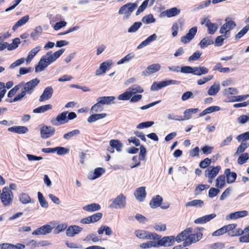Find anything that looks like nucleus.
Listing matches in <instances>:
<instances>
[{
	"label": "nucleus",
	"instance_id": "10",
	"mask_svg": "<svg viewBox=\"0 0 249 249\" xmlns=\"http://www.w3.org/2000/svg\"><path fill=\"white\" fill-rule=\"evenodd\" d=\"M40 80L37 78H35L31 81L24 83L23 85L22 90L25 93L31 94L33 92L34 89L38 84Z\"/></svg>",
	"mask_w": 249,
	"mask_h": 249
},
{
	"label": "nucleus",
	"instance_id": "6",
	"mask_svg": "<svg viewBox=\"0 0 249 249\" xmlns=\"http://www.w3.org/2000/svg\"><path fill=\"white\" fill-rule=\"evenodd\" d=\"M179 83V82L173 80H165L160 82H155L152 85L150 89L152 91H156L170 85H178Z\"/></svg>",
	"mask_w": 249,
	"mask_h": 249
},
{
	"label": "nucleus",
	"instance_id": "7",
	"mask_svg": "<svg viewBox=\"0 0 249 249\" xmlns=\"http://www.w3.org/2000/svg\"><path fill=\"white\" fill-rule=\"evenodd\" d=\"M157 242V247H168L173 246L175 242V237L174 236H164L162 238L158 239Z\"/></svg>",
	"mask_w": 249,
	"mask_h": 249
},
{
	"label": "nucleus",
	"instance_id": "37",
	"mask_svg": "<svg viewBox=\"0 0 249 249\" xmlns=\"http://www.w3.org/2000/svg\"><path fill=\"white\" fill-rule=\"evenodd\" d=\"M220 90V84L218 83H214L208 89V94L209 95H216Z\"/></svg>",
	"mask_w": 249,
	"mask_h": 249
},
{
	"label": "nucleus",
	"instance_id": "24",
	"mask_svg": "<svg viewBox=\"0 0 249 249\" xmlns=\"http://www.w3.org/2000/svg\"><path fill=\"white\" fill-rule=\"evenodd\" d=\"M216 215L215 213H211L207 215H205L202 217H200L196 219L194 222L196 224H204L206 222L210 221L211 220L216 217Z\"/></svg>",
	"mask_w": 249,
	"mask_h": 249
},
{
	"label": "nucleus",
	"instance_id": "11",
	"mask_svg": "<svg viewBox=\"0 0 249 249\" xmlns=\"http://www.w3.org/2000/svg\"><path fill=\"white\" fill-rule=\"evenodd\" d=\"M67 112H63L58 114L56 118H53L51 121V123L55 126H59L61 124L68 122L67 117Z\"/></svg>",
	"mask_w": 249,
	"mask_h": 249
},
{
	"label": "nucleus",
	"instance_id": "36",
	"mask_svg": "<svg viewBox=\"0 0 249 249\" xmlns=\"http://www.w3.org/2000/svg\"><path fill=\"white\" fill-rule=\"evenodd\" d=\"M101 207L99 204L97 203H92L87 205L83 207V209L86 211L92 212L100 210Z\"/></svg>",
	"mask_w": 249,
	"mask_h": 249
},
{
	"label": "nucleus",
	"instance_id": "15",
	"mask_svg": "<svg viewBox=\"0 0 249 249\" xmlns=\"http://www.w3.org/2000/svg\"><path fill=\"white\" fill-rule=\"evenodd\" d=\"M83 230V228L79 226L74 225L69 226L66 231V234L68 237H73L78 234Z\"/></svg>",
	"mask_w": 249,
	"mask_h": 249
},
{
	"label": "nucleus",
	"instance_id": "45",
	"mask_svg": "<svg viewBox=\"0 0 249 249\" xmlns=\"http://www.w3.org/2000/svg\"><path fill=\"white\" fill-rule=\"evenodd\" d=\"M140 247L142 249H149L152 247L158 248L157 242L154 241H150L142 243L140 245Z\"/></svg>",
	"mask_w": 249,
	"mask_h": 249
},
{
	"label": "nucleus",
	"instance_id": "38",
	"mask_svg": "<svg viewBox=\"0 0 249 249\" xmlns=\"http://www.w3.org/2000/svg\"><path fill=\"white\" fill-rule=\"evenodd\" d=\"M204 205V202L199 199H195L191 201L187 202L185 204L186 207H202Z\"/></svg>",
	"mask_w": 249,
	"mask_h": 249
},
{
	"label": "nucleus",
	"instance_id": "26",
	"mask_svg": "<svg viewBox=\"0 0 249 249\" xmlns=\"http://www.w3.org/2000/svg\"><path fill=\"white\" fill-rule=\"evenodd\" d=\"M162 200V198L160 196L157 195L152 198L149 205L151 208L156 209L161 205Z\"/></svg>",
	"mask_w": 249,
	"mask_h": 249
},
{
	"label": "nucleus",
	"instance_id": "43",
	"mask_svg": "<svg viewBox=\"0 0 249 249\" xmlns=\"http://www.w3.org/2000/svg\"><path fill=\"white\" fill-rule=\"evenodd\" d=\"M19 200L23 204H26L31 202L32 199L30 196L26 193H21L19 196Z\"/></svg>",
	"mask_w": 249,
	"mask_h": 249
},
{
	"label": "nucleus",
	"instance_id": "59",
	"mask_svg": "<svg viewBox=\"0 0 249 249\" xmlns=\"http://www.w3.org/2000/svg\"><path fill=\"white\" fill-rule=\"evenodd\" d=\"M249 145L247 142H242L237 147L235 154L242 153L248 147Z\"/></svg>",
	"mask_w": 249,
	"mask_h": 249
},
{
	"label": "nucleus",
	"instance_id": "19",
	"mask_svg": "<svg viewBox=\"0 0 249 249\" xmlns=\"http://www.w3.org/2000/svg\"><path fill=\"white\" fill-rule=\"evenodd\" d=\"M106 172V170L101 167L95 168L93 172L88 174V178L90 180H94L100 177Z\"/></svg>",
	"mask_w": 249,
	"mask_h": 249
},
{
	"label": "nucleus",
	"instance_id": "50",
	"mask_svg": "<svg viewBox=\"0 0 249 249\" xmlns=\"http://www.w3.org/2000/svg\"><path fill=\"white\" fill-rule=\"evenodd\" d=\"M80 134V131L78 129H75L70 131L64 135L63 138L66 140H69L73 137H74Z\"/></svg>",
	"mask_w": 249,
	"mask_h": 249
},
{
	"label": "nucleus",
	"instance_id": "23",
	"mask_svg": "<svg viewBox=\"0 0 249 249\" xmlns=\"http://www.w3.org/2000/svg\"><path fill=\"white\" fill-rule=\"evenodd\" d=\"M157 38V36L156 34H153V35L148 36L145 40L142 41L137 47V49L138 50L141 49L144 47L148 46L152 42L156 40Z\"/></svg>",
	"mask_w": 249,
	"mask_h": 249
},
{
	"label": "nucleus",
	"instance_id": "51",
	"mask_svg": "<svg viewBox=\"0 0 249 249\" xmlns=\"http://www.w3.org/2000/svg\"><path fill=\"white\" fill-rule=\"evenodd\" d=\"M131 95L130 94V93L129 92V90H127L124 93L120 94L118 96V99L120 101H126L128 100L131 99Z\"/></svg>",
	"mask_w": 249,
	"mask_h": 249
},
{
	"label": "nucleus",
	"instance_id": "13",
	"mask_svg": "<svg viewBox=\"0 0 249 249\" xmlns=\"http://www.w3.org/2000/svg\"><path fill=\"white\" fill-rule=\"evenodd\" d=\"M54 132V127L44 125L40 128V136L42 139H47L52 137Z\"/></svg>",
	"mask_w": 249,
	"mask_h": 249
},
{
	"label": "nucleus",
	"instance_id": "52",
	"mask_svg": "<svg viewBox=\"0 0 249 249\" xmlns=\"http://www.w3.org/2000/svg\"><path fill=\"white\" fill-rule=\"evenodd\" d=\"M134 58V55L133 53H130L127 54L126 56L122 58L117 63L118 65H121L125 62H129L131 59Z\"/></svg>",
	"mask_w": 249,
	"mask_h": 249
},
{
	"label": "nucleus",
	"instance_id": "33",
	"mask_svg": "<svg viewBox=\"0 0 249 249\" xmlns=\"http://www.w3.org/2000/svg\"><path fill=\"white\" fill-rule=\"evenodd\" d=\"M160 69V66L159 64H153L147 67L145 72L147 74H151L159 71Z\"/></svg>",
	"mask_w": 249,
	"mask_h": 249
},
{
	"label": "nucleus",
	"instance_id": "57",
	"mask_svg": "<svg viewBox=\"0 0 249 249\" xmlns=\"http://www.w3.org/2000/svg\"><path fill=\"white\" fill-rule=\"evenodd\" d=\"M213 75H209L207 77H204L198 80L197 81V84L198 85H202L213 79Z\"/></svg>",
	"mask_w": 249,
	"mask_h": 249
},
{
	"label": "nucleus",
	"instance_id": "29",
	"mask_svg": "<svg viewBox=\"0 0 249 249\" xmlns=\"http://www.w3.org/2000/svg\"><path fill=\"white\" fill-rule=\"evenodd\" d=\"M128 90L130 93L131 96L134 94L142 93L144 91L143 89L139 85H133L128 88Z\"/></svg>",
	"mask_w": 249,
	"mask_h": 249
},
{
	"label": "nucleus",
	"instance_id": "5",
	"mask_svg": "<svg viewBox=\"0 0 249 249\" xmlns=\"http://www.w3.org/2000/svg\"><path fill=\"white\" fill-rule=\"evenodd\" d=\"M13 193L8 188L5 187L2 189V193L0 195V200L2 204L7 206L10 205L12 203Z\"/></svg>",
	"mask_w": 249,
	"mask_h": 249
},
{
	"label": "nucleus",
	"instance_id": "30",
	"mask_svg": "<svg viewBox=\"0 0 249 249\" xmlns=\"http://www.w3.org/2000/svg\"><path fill=\"white\" fill-rule=\"evenodd\" d=\"M110 147L116 149V150L120 152L122 150L123 144L119 140H111L109 141Z\"/></svg>",
	"mask_w": 249,
	"mask_h": 249
},
{
	"label": "nucleus",
	"instance_id": "22",
	"mask_svg": "<svg viewBox=\"0 0 249 249\" xmlns=\"http://www.w3.org/2000/svg\"><path fill=\"white\" fill-rule=\"evenodd\" d=\"M203 228H201V230H203ZM201 229H197L196 231H200ZM202 233L199 231H197L196 234H193L192 232L190 233V237L187 239L188 244H191L193 243H195L199 241L202 237Z\"/></svg>",
	"mask_w": 249,
	"mask_h": 249
},
{
	"label": "nucleus",
	"instance_id": "20",
	"mask_svg": "<svg viewBox=\"0 0 249 249\" xmlns=\"http://www.w3.org/2000/svg\"><path fill=\"white\" fill-rule=\"evenodd\" d=\"M180 13V9L177 7H173L172 8L167 9L162 12L160 15L162 17H167L168 18H171L179 15Z\"/></svg>",
	"mask_w": 249,
	"mask_h": 249
},
{
	"label": "nucleus",
	"instance_id": "34",
	"mask_svg": "<svg viewBox=\"0 0 249 249\" xmlns=\"http://www.w3.org/2000/svg\"><path fill=\"white\" fill-rule=\"evenodd\" d=\"M199 111L198 108H190L188 109L185 110L184 112V118H181L183 119L182 121L185 120H189L191 118L192 114H195L197 112H198Z\"/></svg>",
	"mask_w": 249,
	"mask_h": 249
},
{
	"label": "nucleus",
	"instance_id": "58",
	"mask_svg": "<svg viewBox=\"0 0 249 249\" xmlns=\"http://www.w3.org/2000/svg\"><path fill=\"white\" fill-rule=\"evenodd\" d=\"M142 23L141 22H136L132 25H131L128 29V32L133 33L137 31L139 28L142 26Z\"/></svg>",
	"mask_w": 249,
	"mask_h": 249
},
{
	"label": "nucleus",
	"instance_id": "41",
	"mask_svg": "<svg viewBox=\"0 0 249 249\" xmlns=\"http://www.w3.org/2000/svg\"><path fill=\"white\" fill-rule=\"evenodd\" d=\"M20 43V39L18 38H16L13 40L12 43L9 44L7 42L6 48L9 51L14 50L18 47Z\"/></svg>",
	"mask_w": 249,
	"mask_h": 249
},
{
	"label": "nucleus",
	"instance_id": "62",
	"mask_svg": "<svg viewBox=\"0 0 249 249\" xmlns=\"http://www.w3.org/2000/svg\"><path fill=\"white\" fill-rule=\"evenodd\" d=\"M249 30V26H245L235 36V39H238L241 38L244 35H245Z\"/></svg>",
	"mask_w": 249,
	"mask_h": 249
},
{
	"label": "nucleus",
	"instance_id": "49",
	"mask_svg": "<svg viewBox=\"0 0 249 249\" xmlns=\"http://www.w3.org/2000/svg\"><path fill=\"white\" fill-rule=\"evenodd\" d=\"M229 36L225 34H222L221 36H217L214 42L216 46H221L223 44L224 40L227 38Z\"/></svg>",
	"mask_w": 249,
	"mask_h": 249
},
{
	"label": "nucleus",
	"instance_id": "3",
	"mask_svg": "<svg viewBox=\"0 0 249 249\" xmlns=\"http://www.w3.org/2000/svg\"><path fill=\"white\" fill-rule=\"evenodd\" d=\"M55 225H56V222L52 221L50 222V224L45 225L37 228L32 232V234L39 235L50 233L52 232L53 229L54 228Z\"/></svg>",
	"mask_w": 249,
	"mask_h": 249
},
{
	"label": "nucleus",
	"instance_id": "14",
	"mask_svg": "<svg viewBox=\"0 0 249 249\" xmlns=\"http://www.w3.org/2000/svg\"><path fill=\"white\" fill-rule=\"evenodd\" d=\"M192 232L191 229H187L186 230L182 231L180 234H179L176 238L175 241L180 242L183 241H185V246H189L190 244H188L187 239L190 237V233Z\"/></svg>",
	"mask_w": 249,
	"mask_h": 249
},
{
	"label": "nucleus",
	"instance_id": "56",
	"mask_svg": "<svg viewBox=\"0 0 249 249\" xmlns=\"http://www.w3.org/2000/svg\"><path fill=\"white\" fill-rule=\"evenodd\" d=\"M249 156L247 153L242 154L237 159V162L239 164L242 165L245 163L249 159Z\"/></svg>",
	"mask_w": 249,
	"mask_h": 249
},
{
	"label": "nucleus",
	"instance_id": "1",
	"mask_svg": "<svg viewBox=\"0 0 249 249\" xmlns=\"http://www.w3.org/2000/svg\"><path fill=\"white\" fill-rule=\"evenodd\" d=\"M65 49H61L54 53L48 52L43 55L35 68V71L39 72L43 71L49 65L55 62L65 52Z\"/></svg>",
	"mask_w": 249,
	"mask_h": 249
},
{
	"label": "nucleus",
	"instance_id": "31",
	"mask_svg": "<svg viewBox=\"0 0 249 249\" xmlns=\"http://www.w3.org/2000/svg\"><path fill=\"white\" fill-rule=\"evenodd\" d=\"M209 72V69L204 66L193 67V74L200 76L202 74H206Z\"/></svg>",
	"mask_w": 249,
	"mask_h": 249
},
{
	"label": "nucleus",
	"instance_id": "27",
	"mask_svg": "<svg viewBox=\"0 0 249 249\" xmlns=\"http://www.w3.org/2000/svg\"><path fill=\"white\" fill-rule=\"evenodd\" d=\"M136 198L139 201H142L146 196L145 188L141 187L138 188L135 192Z\"/></svg>",
	"mask_w": 249,
	"mask_h": 249
},
{
	"label": "nucleus",
	"instance_id": "61",
	"mask_svg": "<svg viewBox=\"0 0 249 249\" xmlns=\"http://www.w3.org/2000/svg\"><path fill=\"white\" fill-rule=\"evenodd\" d=\"M54 151L58 155H63L68 153L69 149L64 147L58 146L55 147Z\"/></svg>",
	"mask_w": 249,
	"mask_h": 249
},
{
	"label": "nucleus",
	"instance_id": "16",
	"mask_svg": "<svg viewBox=\"0 0 249 249\" xmlns=\"http://www.w3.org/2000/svg\"><path fill=\"white\" fill-rule=\"evenodd\" d=\"M53 92V89L51 86L47 87L43 90L42 94L39 96V101L44 102L49 100L52 97Z\"/></svg>",
	"mask_w": 249,
	"mask_h": 249
},
{
	"label": "nucleus",
	"instance_id": "42",
	"mask_svg": "<svg viewBox=\"0 0 249 249\" xmlns=\"http://www.w3.org/2000/svg\"><path fill=\"white\" fill-rule=\"evenodd\" d=\"M225 185V176L221 175L218 176L216 179L215 187L217 188H222Z\"/></svg>",
	"mask_w": 249,
	"mask_h": 249
},
{
	"label": "nucleus",
	"instance_id": "63",
	"mask_svg": "<svg viewBox=\"0 0 249 249\" xmlns=\"http://www.w3.org/2000/svg\"><path fill=\"white\" fill-rule=\"evenodd\" d=\"M102 110L103 105L99 101H97V103L94 105L91 108V111L95 112L101 111Z\"/></svg>",
	"mask_w": 249,
	"mask_h": 249
},
{
	"label": "nucleus",
	"instance_id": "46",
	"mask_svg": "<svg viewBox=\"0 0 249 249\" xmlns=\"http://www.w3.org/2000/svg\"><path fill=\"white\" fill-rule=\"evenodd\" d=\"M153 228L157 231H164L166 230V225L161 222L156 223L153 225Z\"/></svg>",
	"mask_w": 249,
	"mask_h": 249
},
{
	"label": "nucleus",
	"instance_id": "47",
	"mask_svg": "<svg viewBox=\"0 0 249 249\" xmlns=\"http://www.w3.org/2000/svg\"><path fill=\"white\" fill-rule=\"evenodd\" d=\"M37 196L39 203L41 207L45 208H48L49 206L48 203L44 197L43 195L39 192L37 193Z\"/></svg>",
	"mask_w": 249,
	"mask_h": 249
},
{
	"label": "nucleus",
	"instance_id": "39",
	"mask_svg": "<svg viewBox=\"0 0 249 249\" xmlns=\"http://www.w3.org/2000/svg\"><path fill=\"white\" fill-rule=\"evenodd\" d=\"M107 116V114L105 113H101V114H93V115H90L88 118V122L89 123L94 122L98 120L103 119V118H105Z\"/></svg>",
	"mask_w": 249,
	"mask_h": 249
},
{
	"label": "nucleus",
	"instance_id": "8",
	"mask_svg": "<svg viewBox=\"0 0 249 249\" xmlns=\"http://www.w3.org/2000/svg\"><path fill=\"white\" fill-rule=\"evenodd\" d=\"M236 25V24L233 21L228 20L226 18L225 19V23L220 28L219 33L221 34H225L229 36L230 31L234 29Z\"/></svg>",
	"mask_w": 249,
	"mask_h": 249
},
{
	"label": "nucleus",
	"instance_id": "28",
	"mask_svg": "<svg viewBox=\"0 0 249 249\" xmlns=\"http://www.w3.org/2000/svg\"><path fill=\"white\" fill-rule=\"evenodd\" d=\"M41 47L39 46H36L32 49L28 53L27 58L25 59L27 64L31 62L33 58L36 55V54L40 51Z\"/></svg>",
	"mask_w": 249,
	"mask_h": 249
},
{
	"label": "nucleus",
	"instance_id": "40",
	"mask_svg": "<svg viewBox=\"0 0 249 249\" xmlns=\"http://www.w3.org/2000/svg\"><path fill=\"white\" fill-rule=\"evenodd\" d=\"M115 99L114 96H103L98 98L97 101H99L103 105H109Z\"/></svg>",
	"mask_w": 249,
	"mask_h": 249
},
{
	"label": "nucleus",
	"instance_id": "18",
	"mask_svg": "<svg viewBox=\"0 0 249 249\" xmlns=\"http://www.w3.org/2000/svg\"><path fill=\"white\" fill-rule=\"evenodd\" d=\"M112 64V63L111 61H107L102 63L99 68L96 70L95 75L98 76L105 73L107 69H108Z\"/></svg>",
	"mask_w": 249,
	"mask_h": 249
},
{
	"label": "nucleus",
	"instance_id": "9",
	"mask_svg": "<svg viewBox=\"0 0 249 249\" xmlns=\"http://www.w3.org/2000/svg\"><path fill=\"white\" fill-rule=\"evenodd\" d=\"M201 24H205L207 28V31L210 35H213L218 29V25L211 22L208 17H204L201 19Z\"/></svg>",
	"mask_w": 249,
	"mask_h": 249
},
{
	"label": "nucleus",
	"instance_id": "54",
	"mask_svg": "<svg viewBox=\"0 0 249 249\" xmlns=\"http://www.w3.org/2000/svg\"><path fill=\"white\" fill-rule=\"evenodd\" d=\"M91 240L92 242L95 243L101 240V238L98 237L95 234L91 233L88 234L84 239L85 241H89Z\"/></svg>",
	"mask_w": 249,
	"mask_h": 249
},
{
	"label": "nucleus",
	"instance_id": "53",
	"mask_svg": "<svg viewBox=\"0 0 249 249\" xmlns=\"http://www.w3.org/2000/svg\"><path fill=\"white\" fill-rule=\"evenodd\" d=\"M67 225L66 223L59 224L56 227L55 226L54 233L55 234H59V233L64 231V230L67 228Z\"/></svg>",
	"mask_w": 249,
	"mask_h": 249
},
{
	"label": "nucleus",
	"instance_id": "2",
	"mask_svg": "<svg viewBox=\"0 0 249 249\" xmlns=\"http://www.w3.org/2000/svg\"><path fill=\"white\" fill-rule=\"evenodd\" d=\"M135 235L137 238L142 240H156L161 238L160 236L156 233L142 230H136Z\"/></svg>",
	"mask_w": 249,
	"mask_h": 249
},
{
	"label": "nucleus",
	"instance_id": "25",
	"mask_svg": "<svg viewBox=\"0 0 249 249\" xmlns=\"http://www.w3.org/2000/svg\"><path fill=\"white\" fill-rule=\"evenodd\" d=\"M225 178L226 177L227 182L228 184L233 183L237 177V175L235 172H231L229 169H227L225 170L224 175Z\"/></svg>",
	"mask_w": 249,
	"mask_h": 249
},
{
	"label": "nucleus",
	"instance_id": "17",
	"mask_svg": "<svg viewBox=\"0 0 249 249\" xmlns=\"http://www.w3.org/2000/svg\"><path fill=\"white\" fill-rule=\"evenodd\" d=\"M248 213L246 210L237 211L234 213H231L226 216V220H235L239 218L246 216Z\"/></svg>",
	"mask_w": 249,
	"mask_h": 249
},
{
	"label": "nucleus",
	"instance_id": "48",
	"mask_svg": "<svg viewBox=\"0 0 249 249\" xmlns=\"http://www.w3.org/2000/svg\"><path fill=\"white\" fill-rule=\"evenodd\" d=\"M142 21L145 24H150L156 22V19L152 14H149L143 17L142 18Z\"/></svg>",
	"mask_w": 249,
	"mask_h": 249
},
{
	"label": "nucleus",
	"instance_id": "21",
	"mask_svg": "<svg viewBox=\"0 0 249 249\" xmlns=\"http://www.w3.org/2000/svg\"><path fill=\"white\" fill-rule=\"evenodd\" d=\"M220 167L217 166L216 167H210L205 171L206 176L208 178L213 179L218 174Z\"/></svg>",
	"mask_w": 249,
	"mask_h": 249
},
{
	"label": "nucleus",
	"instance_id": "4",
	"mask_svg": "<svg viewBox=\"0 0 249 249\" xmlns=\"http://www.w3.org/2000/svg\"><path fill=\"white\" fill-rule=\"evenodd\" d=\"M137 6L136 3H128L122 6L119 11L120 14L123 15L124 18H127Z\"/></svg>",
	"mask_w": 249,
	"mask_h": 249
},
{
	"label": "nucleus",
	"instance_id": "55",
	"mask_svg": "<svg viewBox=\"0 0 249 249\" xmlns=\"http://www.w3.org/2000/svg\"><path fill=\"white\" fill-rule=\"evenodd\" d=\"M223 93L226 96H229L230 95H235L238 94V90L234 88H228L225 89L223 90Z\"/></svg>",
	"mask_w": 249,
	"mask_h": 249
},
{
	"label": "nucleus",
	"instance_id": "32",
	"mask_svg": "<svg viewBox=\"0 0 249 249\" xmlns=\"http://www.w3.org/2000/svg\"><path fill=\"white\" fill-rule=\"evenodd\" d=\"M29 19V16H25L21 18L18 20L15 24L13 26L12 29L15 31L18 28L25 24Z\"/></svg>",
	"mask_w": 249,
	"mask_h": 249
},
{
	"label": "nucleus",
	"instance_id": "60",
	"mask_svg": "<svg viewBox=\"0 0 249 249\" xmlns=\"http://www.w3.org/2000/svg\"><path fill=\"white\" fill-rule=\"evenodd\" d=\"M140 152L139 155V159L140 160H144L146 155V151L143 145H141L140 147Z\"/></svg>",
	"mask_w": 249,
	"mask_h": 249
},
{
	"label": "nucleus",
	"instance_id": "44",
	"mask_svg": "<svg viewBox=\"0 0 249 249\" xmlns=\"http://www.w3.org/2000/svg\"><path fill=\"white\" fill-rule=\"evenodd\" d=\"M213 43V40L210 37L204 38L199 43V45L201 48H204L208 45Z\"/></svg>",
	"mask_w": 249,
	"mask_h": 249
},
{
	"label": "nucleus",
	"instance_id": "35",
	"mask_svg": "<svg viewBox=\"0 0 249 249\" xmlns=\"http://www.w3.org/2000/svg\"><path fill=\"white\" fill-rule=\"evenodd\" d=\"M52 105L50 104L45 105L34 109L33 112L35 113H43L52 109Z\"/></svg>",
	"mask_w": 249,
	"mask_h": 249
},
{
	"label": "nucleus",
	"instance_id": "64",
	"mask_svg": "<svg viewBox=\"0 0 249 249\" xmlns=\"http://www.w3.org/2000/svg\"><path fill=\"white\" fill-rule=\"evenodd\" d=\"M236 140L238 142H240L241 141H245L249 140V131L246 132L245 133H242L238 135L236 137Z\"/></svg>",
	"mask_w": 249,
	"mask_h": 249
},
{
	"label": "nucleus",
	"instance_id": "12",
	"mask_svg": "<svg viewBox=\"0 0 249 249\" xmlns=\"http://www.w3.org/2000/svg\"><path fill=\"white\" fill-rule=\"evenodd\" d=\"M125 206V197L123 195L121 194L113 200V202L110 205V207L115 209H122L124 208Z\"/></svg>",
	"mask_w": 249,
	"mask_h": 249
}]
</instances>
